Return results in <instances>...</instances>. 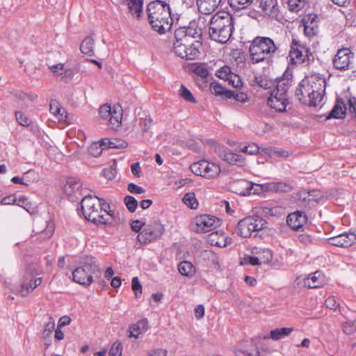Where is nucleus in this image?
Listing matches in <instances>:
<instances>
[{
    "mask_svg": "<svg viewBox=\"0 0 356 356\" xmlns=\"http://www.w3.org/2000/svg\"><path fill=\"white\" fill-rule=\"evenodd\" d=\"M147 11L149 22L155 31L162 34L170 30L172 18L167 3L160 0L152 1L148 4Z\"/></svg>",
    "mask_w": 356,
    "mask_h": 356,
    "instance_id": "nucleus-1",
    "label": "nucleus"
},
{
    "mask_svg": "<svg viewBox=\"0 0 356 356\" xmlns=\"http://www.w3.org/2000/svg\"><path fill=\"white\" fill-rule=\"evenodd\" d=\"M278 50V46L269 37L257 36L250 42V57L252 63L273 62V58Z\"/></svg>",
    "mask_w": 356,
    "mask_h": 356,
    "instance_id": "nucleus-2",
    "label": "nucleus"
},
{
    "mask_svg": "<svg viewBox=\"0 0 356 356\" xmlns=\"http://www.w3.org/2000/svg\"><path fill=\"white\" fill-rule=\"evenodd\" d=\"M233 29L232 15L227 13H218L210 20L209 36L213 40L225 43L230 38Z\"/></svg>",
    "mask_w": 356,
    "mask_h": 356,
    "instance_id": "nucleus-3",
    "label": "nucleus"
},
{
    "mask_svg": "<svg viewBox=\"0 0 356 356\" xmlns=\"http://www.w3.org/2000/svg\"><path fill=\"white\" fill-rule=\"evenodd\" d=\"M100 206V198L97 196L87 195L81 200V210L88 220L97 225L111 224L113 213H102Z\"/></svg>",
    "mask_w": 356,
    "mask_h": 356,
    "instance_id": "nucleus-4",
    "label": "nucleus"
},
{
    "mask_svg": "<svg viewBox=\"0 0 356 356\" xmlns=\"http://www.w3.org/2000/svg\"><path fill=\"white\" fill-rule=\"evenodd\" d=\"M99 272L95 259L92 257H87L84 263L73 270V281L84 286H88L93 282V275Z\"/></svg>",
    "mask_w": 356,
    "mask_h": 356,
    "instance_id": "nucleus-5",
    "label": "nucleus"
},
{
    "mask_svg": "<svg viewBox=\"0 0 356 356\" xmlns=\"http://www.w3.org/2000/svg\"><path fill=\"white\" fill-rule=\"evenodd\" d=\"M267 222L259 216H248L240 220L236 232L241 237H249L253 232L261 230L266 227Z\"/></svg>",
    "mask_w": 356,
    "mask_h": 356,
    "instance_id": "nucleus-6",
    "label": "nucleus"
},
{
    "mask_svg": "<svg viewBox=\"0 0 356 356\" xmlns=\"http://www.w3.org/2000/svg\"><path fill=\"white\" fill-rule=\"evenodd\" d=\"M240 185L245 186L247 191L241 192L240 194L247 195L250 194L259 193L260 191H272V192H288L291 190V186L285 182H271L262 185H256L259 189H254V184L251 182H248L245 180L240 181Z\"/></svg>",
    "mask_w": 356,
    "mask_h": 356,
    "instance_id": "nucleus-7",
    "label": "nucleus"
},
{
    "mask_svg": "<svg viewBox=\"0 0 356 356\" xmlns=\"http://www.w3.org/2000/svg\"><path fill=\"white\" fill-rule=\"evenodd\" d=\"M190 168L195 175L207 179L216 178L221 172V168L218 164L206 160L193 163L191 165Z\"/></svg>",
    "mask_w": 356,
    "mask_h": 356,
    "instance_id": "nucleus-8",
    "label": "nucleus"
},
{
    "mask_svg": "<svg viewBox=\"0 0 356 356\" xmlns=\"http://www.w3.org/2000/svg\"><path fill=\"white\" fill-rule=\"evenodd\" d=\"M100 117L106 120L112 129H116L120 127L122 118V110L119 106H111L104 104L99 110Z\"/></svg>",
    "mask_w": 356,
    "mask_h": 356,
    "instance_id": "nucleus-9",
    "label": "nucleus"
},
{
    "mask_svg": "<svg viewBox=\"0 0 356 356\" xmlns=\"http://www.w3.org/2000/svg\"><path fill=\"white\" fill-rule=\"evenodd\" d=\"M200 44L199 42H191L188 41L184 42L181 40H177L174 42V51L175 54L186 60H193L196 58L200 54L199 47Z\"/></svg>",
    "mask_w": 356,
    "mask_h": 356,
    "instance_id": "nucleus-10",
    "label": "nucleus"
},
{
    "mask_svg": "<svg viewBox=\"0 0 356 356\" xmlns=\"http://www.w3.org/2000/svg\"><path fill=\"white\" fill-rule=\"evenodd\" d=\"M164 227L159 223L154 222L148 225L137 236V240L140 243L147 244L159 238L163 234Z\"/></svg>",
    "mask_w": 356,
    "mask_h": 356,
    "instance_id": "nucleus-11",
    "label": "nucleus"
},
{
    "mask_svg": "<svg viewBox=\"0 0 356 356\" xmlns=\"http://www.w3.org/2000/svg\"><path fill=\"white\" fill-rule=\"evenodd\" d=\"M218 221L214 216L200 215L193 218L191 229L197 233H205L216 228Z\"/></svg>",
    "mask_w": 356,
    "mask_h": 356,
    "instance_id": "nucleus-12",
    "label": "nucleus"
},
{
    "mask_svg": "<svg viewBox=\"0 0 356 356\" xmlns=\"http://www.w3.org/2000/svg\"><path fill=\"white\" fill-rule=\"evenodd\" d=\"M304 83H308L313 92H314L313 94V95H316L314 100L321 102L323 93L325 88V79L320 74L314 73L306 76L304 79Z\"/></svg>",
    "mask_w": 356,
    "mask_h": 356,
    "instance_id": "nucleus-13",
    "label": "nucleus"
},
{
    "mask_svg": "<svg viewBox=\"0 0 356 356\" xmlns=\"http://www.w3.org/2000/svg\"><path fill=\"white\" fill-rule=\"evenodd\" d=\"M354 53L348 48L339 49L333 58L334 67L341 71L349 69L353 63Z\"/></svg>",
    "mask_w": 356,
    "mask_h": 356,
    "instance_id": "nucleus-14",
    "label": "nucleus"
},
{
    "mask_svg": "<svg viewBox=\"0 0 356 356\" xmlns=\"http://www.w3.org/2000/svg\"><path fill=\"white\" fill-rule=\"evenodd\" d=\"M313 94H314V92L312 90L311 87L308 83H304L303 79L296 90V96L300 102L316 106L321 101L314 100L316 95L314 96Z\"/></svg>",
    "mask_w": 356,
    "mask_h": 356,
    "instance_id": "nucleus-15",
    "label": "nucleus"
},
{
    "mask_svg": "<svg viewBox=\"0 0 356 356\" xmlns=\"http://www.w3.org/2000/svg\"><path fill=\"white\" fill-rule=\"evenodd\" d=\"M200 35V30L195 27V22H191L189 26H179L175 31V38L177 40L184 42L191 41V42H197L195 38Z\"/></svg>",
    "mask_w": 356,
    "mask_h": 356,
    "instance_id": "nucleus-16",
    "label": "nucleus"
},
{
    "mask_svg": "<svg viewBox=\"0 0 356 356\" xmlns=\"http://www.w3.org/2000/svg\"><path fill=\"white\" fill-rule=\"evenodd\" d=\"M323 199V194L320 191L312 190L309 191H302L297 194L298 204L302 207H307L309 204L314 205Z\"/></svg>",
    "mask_w": 356,
    "mask_h": 356,
    "instance_id": "nucleus-17",
    "label": "nucleus"
},
{
    "mask_svg": "<svg viewBox=\"0 0 356 356\" xmlns=\"http://www.w3.org/2000/svg\"><path fill=\"white\" fill-rule=\"evenodd\" d=\"M329 244L341 248H348L356 243V234L354 232H345L327 239Z\"/></svg>",
    "mask_w": 356,
    "mask_h": 356,
    "instance_id": "nucleus-18",
    "label": "nucleus"
},
{
    "mask_svg": "<svg viewBox=\"0 0 356 356\" xmlns=\"http://www.w3.org/2000/svg\"><path fill=\"white\" fill-rule=\"evenodd\" d=\"M219 158L229 164L243 166L245 165V159L239 154L233 153L229 149L225 147H219L216 149Z\"/></svg>",
    "mask_w": 356,
    "mask_h": 356,
    "instance_id": "nucleus-19",
    "label": "nucleus"
},
{
    "mask_svg": "<svg viewBox=\"0 0 356 356\" xmlns=\"http://www.w3.org/2000/svg\"><path fill=\"white\" fill-rule=\"evenodd\" d=\"M277 91H273L268 98V105L278 112H284L286 111V106L289 104L288 97L279 95Z\"/></svg>",
    "mask_w": 356,
    "mask_h": 356,
    "instance_id": "nucleus-20",
    "label": "nucleus"
},
{
    "mask_svg": "<svg viewBox=\"0 0 356 356\" xmlns=\"http://www.w3.org/2000/svg\"><path fill=\"white\" fill-rule=\"evenodd\" d=\"M289 56L293 63H304L306 58L304 57V45L300 41L293 39L291 43Z\"/></svg>",
    "mask_w": 356,
    "mask_h": 356,
    "instance_id": "nucleus-21",
    "label": "nucleus"
},
{
    "mask_svg": "<svg viewBox=\"0 0 356 356\" xmlns=\"http://www.w3.org/2000/svg\"><path fill=\"white\" fill-rule=\"evenodd\" d=\"M207 241L211 245H214L220 248H225L232 242V238L222 231L211 232L207 236Z\"/></svg>",
    "mask_w": 356,
    "mask_h": 356,
    "instance_id": "nucleus-22",
    "label": "nucleus"
},
{
    "mask_svg": "<svg viewBox=\"0 0 356 356\" xmlns=\"http://www.w3.org/2000/svg\"><path fill=\"white\" fill-rule=\"evenodd\" d=\"M307 221V216L303 211H296L287 216V224L293 229H299L302 227Z\"/></svg>",
    "mask_w": 356,
    "mask_h": 356,
    "instance_id": "nucleus-23",
    "label": "nucleus"
},
{
    "mask_svg": "<svg viewBox=\"0 0 356 356\" xmlns=\"http://www.w3.org/2000/svg\"><path fill=\"white\" fill-rule=\"evenodd\" d=\"M235 356H260L259 348L252 343L243 342L234 350Z\"/></svg>",
    "mask_w": 356,
    "mask_h": 356,
    "instance_id": "nucleus-24",
    "label": "nucleus"
},
{
    "mask_svg": "<svg viewBox=\"0 0 356 356\" xmlns=\"http://www.w3.org/2000/svg\"><path fill=\"white\" fill-rule=\"evenodd\" d=\"M259 7L266 15L273 19L277 18L279 8L277 0H260Z\"/></svg>",
    "mask_w": 356,
    "mask_h": 356,
    "instance_id": "nucleus-25",
    "label": "nucleus"
},
{
    "mask_svg": "<svg viewBox=\"0 0 356 356\" xmlns=\"http://www.w3.org/2000/svg\"><path fill=\"white\" fill-rule=\"evenodd\" d=\"M221 0H197L199 11L204 15L214 12L220 3Z\"/></svg>",
    "mask_w": 356,
    "mask_h": 356,
    "instance_id": "nucleus-26",
    "label": "nucleus"
},
{
    "mask_svg": "<svg viewBox=\"0 0 356 356\" xmlns=\"http://www.w3.org/2000/svg\"><path fill=\"white\" fill-rule=\"evenodd\" d=\"M51 70L54 75L60 76L61 80L65 83L70 81L74 76L72 70L70 68H65L64 65L62 63L53 65L51 67Z\"/></svg>",
    "mask_w": 356,
    "mask_h": 356,
    "instance_id": "nucleus-27",
    "label": "nucleus"
},
{
    "mask_svg": "<svg viewBox=\"0 0 356 356\" xmlns=\"http://www.w3.org/2000/svg\"><path fill=\"white\" fill-rule=\"evenodd\" d=\"M54 330H55V321L51 316H49L42 334L46 348H48L51 343V334Z\"/></svg>",
    "mask_w": 356,
    "mask_h": 356,
    "instance_id": "nucleus-28",
    "label": "nucleus"
},
{
    "mask_svg": "<svg viewBox=\"0 0 356 356\" xmlns=\"http://www.w3.org/2000/svg\"><path fill=\"white\" fill-rule=\"evenodd\" d=\"M323 284V277L320 271H316L304 279V285L310 289L318 288Z\"/></svg>",
    "mask_w": 356,
    "mask_h": 356,
    "instance_id": "nucleus-29",
    "label": "nucleus"
},
{
    "mask_svg": "<svg viewBox=\"0 0 356 356\" xmlns=\"http://www.w3.org/2000/svg\"><path fill=\"white\" fill-rule=\"evenodd\" d=\"M148 329V321L143 319L133 324L129 327V337H134L137 339L139 335L144 334Z\"/></svg>",
    "mask_w": 356,
    "mask_h": 356,
    "instance_id": "nucleus-30",
    "label": "nucleus"
},
{
    "mask_svg": "<svg viewBox=\"0 0 356 356\" xmlns=\"http://www.w3.org/2000/svg\"><path fill=\"white\" fill-rule=\"evenodd\" d=\"M81 187V184L80 182V180L71 177L68 178L63 186V190L65 194L68 195H72L73 194L76 195L79 193V195L81 193H79V189Z\"/></svg>",
    "mask_w": 356,
    "mask_h": 356,
    "instance_id": "nucleus-31",
    "label": "nucleus"
},
{
    "mask_svg": "<svg viewBox=\"0 0 356 356\" xmlns=\"http://www.w3.org/2000/svg\"><path fill=\"white\" fill-rule=\"evenodd\" d=\"M346 107L343 101L337 99L336 104L326 119L330 120L331 118H343L346 115Z\"/></svg>",
    "mask_w": 356,
    "mask_h": 356,
    "instance_id": "nucleus-32",
    "label": "nucleus"
},
{
    "mask_svg": "<svg viewBox=\"0 0 356 356\" xmlns=\"http://www.w3.org/2000/svg\"><path fill=\"white\" fill-rule=\"evenodd\" d=\"M293 329L291 327L276 328L270 331L269 336L265 337V339H272L274 341H278L282 338L288 337Z\"/></svg>",
    "mask_w": 356,
    "mask_h": 356,
    "instance_id": "nucleus-33",
    "label": "nucleus"
},
{
    "mask_svg": "<svg viewBox=\"0 0 356 356\" xmlns=\"http://www.w3.org/2000/svg\"><path fill=\"white\" fill-rule=\"evenodd\" d=\"M41 277L31 280L29 283H26V280H24L22 283L20 290L22 296H25L28 293L32 292L38 286L41 284Z\"/></svg>",
    "mask_w": 356,
    "mask_h": 356,
    "instance_id": "nucleus-34",
    "label": "nucleus"
},
{
    "mask_svg": "<svg viewBox=\"0 0 356 356\" xmlns=\"http://www.w3.org/2000/svg\"><path fill=\"white\" fill-rule=\"evenodd\" d=\"M102 143L104 145L106 148L122 149L127 147V143L120 138H103Z\"/></svg>",
    "mask_w": 356,
    "mask_h": 356,
    "instance_id": "nucleus-35",
    "label": "nucleus"
},
{
    "mask_svg": "<svg viewBox=\"0 0 356 356\" xmlns=\"http://www.w3.org/2000/svg\"><path fill=\"white\" fill-rule=\"evenodd\" d=\"M95 40L91 36L86 37L80 44V51L90 56L95 55Z\"/></svg>",
    "mask_w": 356,
    "mask_h": 356,
    "instance_id": "nucleus-36",
    "label": "nucleus"
},
{
    "mask_svg": "<svg viewBox=\"0 0 356 356\" xmlns=\"http://www.w3.org/2000/svg\"><path fill=\"white\" fill-rule=\"evenodd\" d=\"M129 12L133 16L139 17L142 13L143 1L142 0H127Z\"/></svg>",
    "mask_w": 356,
    "mask_h": 356,
    "instance_id": "nucleus-37",
    "label": "nucleus"
},
{
    "mask_svg": "<svg viewBox=\"0 0 356 356\" xmlns=\"http://www.w3.org/2000/svg\"><path fill=\"white\" fill-rule=\"evenodd\" d=\"M179 272L184 276L191 277L195 272V268L192 263L184 261L179 263L178 266Z\"/></svg>",
    "mask_w": 356,
    "mask_h": 356,
    "instance_id": "nucleus-38",
    "label": "nucleus"
},
{
    "mask_svg": "<svg viewBox=\"0 0 356 356\" xmlns=\"http://www.w3.org/2000/svg\"><path fill=\"white\" fill-rule=\"evenodd\" d=\"M262 152L270 156H276L277 157L286 158L289 155V152L284 149L272 148L271 147H264Z\"/></svg>",
    "mask_w": 356,
    "mask_h": 356,
    "instance_id": "nucleus-39",
    "label": "nucleus"
},
{
    "mask_svg": "<svg viewBox=\"0 0 356 356\" xmlns=\"http://www.w3.org/2000/svg\"><path fill=\"white\" fill-rule=\"evenodd\" d=\"M252 1L253 0H228L229 5L236 10L248 8Z\"/></svg>",
    "mask_w": 356,
    "mask_h": 356,
    "instance_id": "nucleus-40",
    "label": "nucleus"
},
{
    "mask_svg": "<svg viewBox=\"0 0 356 356\" xmlns=\"http://www.w3.org/2000/svg\"><path fill=\"white\" fill-rule=\"evenodd\" d=\"M104 148V145L102 143V140H100L98 142L92 143L88 147V152L90 155L97 157L101 155Z\"/></svg>",
    "mask_w": 356,
    "mask_h": 356,
    "instance_id": "nucleus-41",
    "label": "nucleus"
},
{
    "mask_svg": "<svg viewBox=\"0 0 356 356\" xmlns=\"http://www.w3.org/2000/svg\"><path fill=\"white\" fill-rule=\"evenodd\" d=\"M290 84L288 80H280L276 86V88L273 91H277L279 95L287 97V91L289 89Z\"/></svg>",
    "mask_w": 356,
    "mask_h": 356,
    "instance_id": "nucleus-42",
    "label": "nucleus"
},
{
    "mask_svg": "<svg viewBox=\"0 0 356 356\" xmlns=\"http://www.w3.org/2000/svg\"><path fill=\"white\" fill-rule=\"evenodd\" d=\"M179 95L185 101L190 103H196V99L191 93V92L186 88L184 85H181L179 90Z\"/></svg>",
    "mask_w": 356,
    "mask_h": 356,
    "instance_id": "nucleus-43",
    "label": "nucleus"
},
{
    "mask_svg": "<svg viewBox=\"0 0 356 356\" xmlns=\"http://www.w3.org/2000/svg\"><path fill=\"white\" fill-rule=\"evenodd\" d=\"M287 4L290 11L298 13L305 7L306 0H287Z\"/></svg>",
    "mask_w": 356,
    "mask_h": 356,
    "instance_id": "nucleus-44",
    "label": "nucleus"
},
{
    "mask_svg": "<svg viewBox=\"0 0 356 356\" xmlns=\"http://www.w3.org/2000/svg\"><path fill=\"white\" fill-rule=\"evenodd\" d=\"M183 202L191 209H196L198 206V202L194 193H186L183 197Z\"/></svg>",
    "mask_w": 356,
    "mask_h": 356,
    "instance_id": "nucleus-45",
    "label": "nucleus"
},
{
    "mask_svg": "<svg viewBox=\"0 0 356 356\" xmlns=\"http://www.w3.org/2000/svg\"><path fill=\"white\" fill-rule=\"evenodd\" d=\"M257 254L261 264H268L272 260L273 253L269 249H263Z\"/></svg>",
    "mask_w": 356,
    "mask_h": 356,
    "instance_id": "nucleus-46",
    "label": "nucleus"
},
{
    "mask_svg": "<svg viewBox=\"0 0 356 356\" xmlns=\"http://www.w3.org/2000/svg\"><path fill=\"white\" fill-rule=\"evenodd\" d=\"M262 149L263 148H259L255 143H250L247 145H244L240 149V150L243 152L252 155L258 152L264 153V152H262Z\"/></svg>",
    "mask_w": 356,
    "mask_h": 356,
    "instance_id": "nucleus-47",
    "label": "nucleus"
},
{
    "mask_svg": "<svg viewBox=\"0 0 356 356\" xmlns=\"http://www.w3.org/2000/svg\"><path fill=\"white\" fill-rule=\"evenodd\" d=\"M304 32L309 37L316 35L318 32V23L304 24Z\"/></svg>",
    "mask_w": 356,
    "mask_h": 356,
    "instance_id": "nucleus-48",
    "label": "nucleus"
},
{
    "mask_svg": "<svg viewBox=\"0 0 356 356\" xmlns=\"http://www.w3.org/2000/svg\"><path fill=\"white\" fill-rule=\"evenodd\" d=\"M343 332L346 334H352L356 332V319L353 321H346L342 324Z\"/></svg>",
    "mask_w": 356,
    "mask_h": 356,
    "instance_id": "nucleus-49",
    "label": "nucleus"
},
{
    "mask_svg": "<svg viewBox=\"0 0 356 356\" xmlns=\"http://www.w3.org/2000/svg\"><path fill=\"white\" fill-rule=\"evenodd\" d=\"M124 202L129 211L134 212L136 211L138 202L134 197L130 195L126 196L124 199Z\"/></svg>",
    "mask_w": 356,
    "mask_h": 356,
    "instance_id": "nucleus-50",
    "label": "nucleus"
},
{
    "mask_svg": "<svg viewBox=\"0 0 356 356\" xmlns=\"http://www.w3.org/2000/svg\"><path fill=\"white\" fill-rule=\"evenodd\" d=\"M15 95L17 98L24 102L26 106H28L30 103L33 102L36 98L35 95H33L32 94H26L23 92H19L16 93Z\"/></svg>",
    "mask_w": 356,
    "mask_h": 356,
    "instance_id": "nucleus-51",
    "label": "nucleus"
},
{
    "mask_svg": "<svg viewBox=\"0 0 356 356\" xmlns=\"http://www.w3.org/2000/svg\"><path fill=\"white\" fill-rule=\"evenodd\" d=\"M233 73L231 72V69L229 67L225 65L221 67L219 70L217 71L216 75L225 81H228L230 78V75H232Z\"/></svg>",
    "mask_w": 356,
    "mask_h": 356,
    "instance_id": "nucleus-52",
    "label": "nucleus"
},
{
    "mask_svg": "<svg viewBox=\"0 0 356 356\" xmlns=\"http://www.w3.org/2000/svg\"><path fill=\"white\" fill-rule=\"evenodd\" d=\"M15 117L18 123L22 126L28 127L31 124V120L20 111L15 113Z\"/></svg>",
    "mask_w": 356,
    "mask_h": 356,
    "instance_id": "nucleus-53",
    "label": "nucleus"
},
{
    "mask_svg": "<svg viewBox=\"0 0 356 356\" xmlns=\"http://www.w3.org/2000/svg\"><path fill=\"white\" fill-rule=\"evenodd\" d=\"M193 72L195 74L201 76L202 78H206L209 74L208 70L204 64L197 65L195 67Z\"/></svg>",
    "mask_w": 356,
    "mask_h": 356,
    "instance_id": "nucleus-54",
    "label": "nucleus"
},
{
    "mask_svg": "<svg viewBox=\"0 0 356 356\" xmlns=\"http://www.w3.org/2000/svg\"><path fill=\"white\" fill-rule=\"evenodd\" d=\"M131 287L136 298L139 297V295L142 293V286L139 282L138 277H134L131 281Z\"/></svg>",
    "mask_w": 356,
    "mask_h": 356,
    "instance_id": "nucleus-55",
    "label": "nucleus"
},
{
    "mask_svg": "<svg viewBox=\"0 0 356 356\" xmlns=\"http://www.w3.org/2000/svg\"><path fill=\"white\" fill-rule=\"evenodd\" d=\"M54 224L51 222H46V228L41 232V234L44 235V238H49L54 232Z\"/></svg>",
    "mask_w": 356,
    "mask_h": 356,
    "instance_id": "nucleus-56",
    "label": "nucleus"
},
{
    "mask_svg": "<svg viewBox=\"0 0 356 356\" xmlns=\"http://www.w3.org/2000/svg\"><path fill=\"white\" fill-rule=\"evenodd\" d=\"M210 90L213 94L220 95H224L225 88L216 82H212L210 84Z\"/></svg>",
    "mask_w": 356,
    "mask_h": 356,
    "instance_id": "nucleus-57",
    "label": "nucleus"
},
{
    "mask_svg": "<svg viewBox=\"0 0 356 356\" xmlns=\"http://www.w3.org/2000/svg\"><path fill=\"white\" fill-rule=\"evenodd\" d=\"M49 110L50 112L54 115L59 114L60 111H63V113H65V110L60 106V104L57 101L55 100L51 101Z\"/></svg>",
    "mask_w": 356,
    "mask_h": 356,
    "instance_id": "nucleus-58",
    "label": "nucleus"
},
{
    "mask_svg": "<svg viewBox=\"0 0 356 356\" xmlns=\"http://www.w3.org/2000/svg\"><path fill=\"white\" fill-rule=\"evenodd\" d=\"M122 346L120 343L115 342L113 344L109 351V356H121Z\"/></svg>",
    "mask_w": 356,
    "mask_h": 356,
    "instance_id": "nucleus-59",
    "label": "nucleus"
},
{
    "mask_svg": "<svg viewBox=\"0 0 356 356\" xmlns=\"http://www.w3.org/2000/svg\"><path fill=\"white\" fill-rule=\"evenodd\" d=\"M116 174H117V171L115 170V168L113 165L110 166L108 168H105L103 170L104 176L108 180H111V179H114L116 176Z\"/></svg>",
    "mask_w": 356,
    "mask_h": 356,
    "instance_id": "nucleus-60",
    "label": "nucleus"
},
{
    "mask_svg": "<svg viewBox=\"0 0 356 356\" xmlns=\"http://www.w3.org/2000/svg\"><path fill=\"white\" fill-rule=\"evenodd\" d=\"M325 305L327 308L330 309H336L339 307V303L337 302V300L334 296L328 297L325 300Z\"/></svg>",
    "mask_w": 356,
    "mask_h": 356,
    "instance_id": "nucleus-61",
    "label": "nucleus"
},
{
    "mask_svg": "<svg viewBox=\"0 0 356 356\" xmlns=\"http://www.w3.org/2000/svg\"><path fill=\"white\" fill-rule=\"evenodd\" d=\"M234 88H239L242 86V82L239 76L233 73L230 75V78L227 81Z\"/></svg>",
    "mask_w": 356,
    "mask_h": 356,
    "instance_id": "nucleus-62",
    "label": "nucleus"
},
{
    "mask_svg": "<svg viewBox=\"0 0 356 356\" xmlns=\"http://www.w3.org/2000/svg\"><path fill=\"white\" fill-rule=\"evenodd\" d=\"M284 214V209L280 206H271L270 216H280Z\"/></svg>",
    "mask_w": 356,
    "mask_h": 356,
    "instance_id": "nucleus-63",
    "label": "nucleus"
},
{
    "mask_svg": "<svg viewBox=\"0 0 356 356\" xmlns=\"http://www.w3.org/2000/svg\"><path fill=\"white\" fill-rule=\"evenodd\" d=\"M244 263L250 264L252 266H259L261 263L259 259V257L248 256L244 258Z\"/></svg>",
    "mask_w": 356,
    "mask_h": 356,
    "instance_id": "nucleus-64",
    "label": "nucleus"
}]
</instances>
